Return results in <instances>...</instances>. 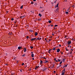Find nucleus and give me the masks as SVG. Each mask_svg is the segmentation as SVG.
Instances as JSON below:
<instances>
[{"label": "nucleus", "mask_w": 75, "mask_h": 75, "mask_svg": "<svg viewBox=\"0 0 75 75\" xmlns=\"http://www.w3.org/2000/svg\"><path fill=\"white\" fill-rule=\"evenodd\" d=\"M58 11H59V8H57L56 9L55 12L57 13H58Z\"/></svg>", "instance_id": "nucleus-1"}, {"label": "nucleus", "mask_w": 75, "mask_h": 75, "mask_svg": "<svg viewBox=\"0 0 75 75\" xmlns=\"http://www.w3.org/2000/svg\"><path fill=\"white\" fill-rule=\"evenodd\" d=\"M71 43V41H68L67 42V45H69Z\"/></svg>", "instance_id": "nucleus-2"}, {"label": "nucleus", "mask_w": 75, "mask_h": 75, "mask_svg": "<svg viewBox=\"0 0 75 75\" xmlns=\"http://www.w3.org/2000/svg\"><path fill=\"white\" fill-rule=\"evenodd\" d=\"M31 57H34V54H33V52H31Z\"/></svg>", "instance_id": "nucleus-3"}, {"label": "nucleus", "mask_w": 75, "mask_h": 75, "mask_svg": "<svg viewBox=\"0 0 75 75\" xmlns=\"http://www.w3.org/2000/svg\"><path fill=\"white\" fill-rule=\"evenodd\" d=\"M60 50L59 49H58L57 50V52H59L60 51Z\"/></svg>", "instance_id": "nucleus-4"}, {"label": "nucleus", "mask_w": 75, "mask_h": 75, "mask_svg": "<svg viewBox=\"0 0 75 75\" xmlns=\"http://www.w3.org/2000/svg\"><path fill=\"white\" fill-rule=\"evenodd\" d=\"M62 75H64L65 71L63 72V71H62Z\"/></svg>", "instance_id": "nucleus-5"}, {"label": "nucleus", "mask_w": 75, "mask_h": 75, "mask_svg": "<svg viewBox=\"0 0 75 75\" xmlns=\"http://www.w3.org/2000/svg\"><path fill=\"white\" fill-rule=\"evenodd\" d=\"M46 69H47V68H44L43 69H42V70H43V71H44Z\"/></svg>", "instance_id": "nucleus-6"}, {"label": "nucleus", "mask_w": 75, "mask_h": 75, "mask_svg": "<svg viewBox=\"0 0 75 75\" xmlns=\"http://www.w3.org/2000/svg\"><path fill=\"white\" fill-rule=\"evenodd\" d=\"M43 63V61H42V60H40V64H42Z\"/></svg>", "instance_id": "nucleus-7"}, {"label": "nucleus", "mask_w": 75, "mask_h": 75, "mask_svg": "<svg viewBox=\"0 0 75 75\" xmlns=\"http://www.w3.org/2000/svg\"><path fill=\"white\" fill-rule=\"evenodd\" d=\"M41 40V38H40L39 37H38V39H37V40Z\"/></svg>", "instance_id": "nucleus-8"}, {"label": "nucleus", "mask_w": 75, "mask_h": 75, "mask_svg": "<svg viewBox=\"0 0 75 75\" xmlns=\"http://www.w3.org/2000/svg\"><path fill=\"white\" fill-rule=\"evenodd\" d=\"M36 39V38H33L31 39V40L32 41H33L34 40H35Z\"/></svg>", "instance_id": "nucleus-9"}, {"label": "nucleus", "mask_w": 75, "mask_h": 75, "mask_svg": "<svg viewBox=\"0 0 75 75\" xmlns=\"http://www.w3.org/2000/svg\"><path fill=\"white\" fill-rule=\"evenodd\" d=\"M35 36H37V35H38V33L37 32H36L35 33Z\"/></svg>", "instance_id": "nucleus-10"}, {"label": "nucleus", "mask_w": 75, "mask_h": 75, "mask_svg": "<svg viewBox=\"0 0 75 75\" xmlns=\"http://www.w3.org/2000/svg\"><path fill=\"white\" fill-rule=\"evenodd\" d=\"M22 47H18V50H20V49Z\"/></svg>", "instance_id": "nucleus-11"}, {"label": "nucleus", "mask_w": 75, "mask_h": 75, "mask_svg": "<svg viewBox=\"0 0 75 75\" xmlns=\"http://www.w3.org/2000/svg\"><path fill=\"white\" fill-rule=\"evenodd\" d=\"M27 51V49H26V48L24 49V52H26V51Z\"/></svg>", "instance_id": "nucleus-12"}, {"label": "nucleus", "mask_w": 75, "mask_h": 75, "mask_svg": "<svg viewBox=\"0 0 75 75\" xmlns=\"http://www.w3.org/2000/svg\"><path fill=\"white\" fill-rule=\"evenodd\" d=\"M48 22H49V23H52V21L50 20H49V21H48Z\"/></svg>", "instance_id": "nucleus-13"}, {"label": "nucleus", "mask_w": 75, "mask_h": 75, "mask_svg": "<svg viewBox=\"0 0 75 75\" xmlns=\"http://www.w3.org/2000/svg\"><path fill=\"white\" fill-rule=\"evenodd\" d=\"M23 8V6L22 5L21 6V7H20V8L21 9H22Z\"/></svg>", "instance_id": "nucleus-14"}, {"label": "nucleus", "mask_w": 75, "mask_h": 75, "mask_svg": "<svg viewBox=\"0 0 75 75\" xmlns=\"http://www.w3.org/2000/svg\"><path fill=\"white\" fill-rule=\"evenodd\" d=\"M39 16H40V17H41L42 16V15L41 14V13H39Z\"/></svg>", "instance_id": "nucleus-15"}, {"label": "nucleus", "mask_w": 75, "mask_h": 75, "mask_svg": "<svg viewBox=\"0 0 75 75\" xmlns=\"http://www.w3.org/2000/svg\"><path fill=\"white\" fill-rule=\"evenodd\" d=\"M65 61V59H63L62 61H63V62H64Z\"/></svg>", "instance_id": "nucleus-16"}, {"label": "nucleus", "mask_w": 75, "mask_h": 75, "mask_svg": "<svg viewBox=\"0 0 75 75\" xmlns=\"http://www.w3.org/2000/svg\"><path fill=\"white\" fill-rule=\"evenodd\" d=\"M8 35H12V33H9Z\"/></svg>", "instance_id": "nucleus-17"}, {"label": "nucleus", "mask_w": 75, "mask_h": 75, "mask_svg": "<svg viewBox=\"0 0 75 75\" xmlns=\"http://www.w3.org/2000/svg\"><path fill=\"white\" fill-rule=\"evenodd\" d=\"M25 54H24L22 56V57H24L25 56Z\"/></svg>", "instance_id": "nucleus-18"}, {"label": "nucleus", "mask_w": 75, "mask_h": 75, "mask_svg": "<svg viewBox=\"0 0 75 75\" xmlns=\"http://www.w3.org/2000/svg\"><path fill=\"white\" fill-rule=\"evenodd\" d=\"M48 62V61L46 60V62H44V63H47Z\"/></svg>", "instance_id": "nucleus-19"}, {"label": "nucleus", "mask_w": 75, "mask_h": 75, "mask_svg": "<svg viewBox=\"0 0 75 75\" xmlns=\"http://www.w3.org/2000/svg\"><path fill=\"white\" fill-rule=\"evenodd\" d=\"M58 5H59V4L58 3V4H57V5H56V7H58Z\"/></svg>", "instance_id": "nucleus-20"}, {"label": "nucleus", "mask_w": 75, "mask_h": 75, "mask_svg": "<svg viewBox=\"0 0 75 75\" xmlns=\"http://www.w3.org/2000/svg\"><path fill=\"white\" fill-rule=\"evenodd\" d=\"M44 11V10H41V12H43V11Z\"/></svg>", "instance_id": "nucleus-21"}, {"label": "nucleus", "mask_w": 75, "mask_h": 75, "mask_svg": "<svg viewBox=\"0 0 75 75\" xmlns=\"http://www.w3.org/2000/svg\"><path fill=\"white\" fill-rule=\"evenodd\" d=\"M17 20H16V21H14V23H17Z\"/></svg>", "instance_id": "nucleus-22"}, {"label": "nucleus", "mask_w": 75, "mask_h": 75, "mask_svg": "<svg viewBox=\"0 0 75 75\" xmlns=\"http://www.w3.org/2000/svg\"><path fill=\"white\" fill-rule=\"evenodd\" d=\"M30 48H31V49H32L33 48V47L30 46Z\"/></svg>", "instance_id": "nucleus-23"}, {"label": "nucleus", "mask_w": 75, "mask_h": 75, "mask_svg": "<svg viewBox=\"0 0 75 75\" xmlns=\"http://www.w3.org/2000/svg\"><path fill=\"white\" fill-rule=\"evenodd\" d=\"M65 13H66V14H68V12H65Z\"/></svg>", "instance_id": "nucleus-24"}, {"label": "nucleus", "mask_w": 75, "mask_h": 75, "mask_svg": "<svg viewBox=\"0 0 75 75\" xmlns=\"http://www.w3.org/2000/svg\"><path fill=\"white\" fill-rule=\"evenodd\" d=\"M62 71H63V72H64L65 71V69H64L63 70H62Z\"/></svg>", "instance_id": "nucleus-25"}, {"label": "nucleus", "mask_w": 75, "mask_h": 75, "mask_svg": "<svg viewBox=\"0 0 75 75\" xmlns=\"http://www.w3.org/2000/svg\"><path fill=\"white\" fill-rule=\"evenodd\" d=\"M55 48H53V50H55Z\"/></svg>", "instance_id": "nucleus-26"}, {"label": "nucleus", "mask_w": 75, "mask_h": 75, "mask_svg": "<svg viewBox=\"0 0 75 75\" xmlns=\"http://www.w3.org/2000/svg\"><path fill=\"white\" fill-rule=\"evenodd\" d=\"M29 38V36H27V37H26V39H28Z\"/></svg>", "instance_id": "nucleus-27"}, {"label": "nucleus", "mask_w": 75, "mask_h": 75, "mask_svg": "<svg viewBox=\"0 0 75 75\" xmlns=\"http://www.w3.org/2000/svg\"><path fill=\"white\" fill-rule=\"evenodd\" d=\"M39 67V66H36V68H38Z\"/></svg>", "instance_id": "nucleus-28"}, {"label": "nucleus", "mask_w": 75, "mask_h": 75, "mask_svg": "<svg viewBox=\"0 0 75 75\" xmlns=\"http://www.w3.org/2000/svg\"><path fill=\"white\" fill-rule=\"evenodd\" d=\"M57 26H58V25H54V27H57Z\"/></svg>", "instance_id": "nucleus-29"}, {"label": "nucleus", "mask_w": 75, "mask_h": 75, "mask_svg": "<svg viewBox=\"0 0 75 75\" xmlns=\"http://www.w3.org/2000/svg\"><path fill=\"white\" fill-rule=\"evenodd\" d=\"M57 60H58V62H60L61 61L59 59H57Z\"/></svg>", "instance_id": "nucleus-30"}, {"label": "nucleus", "mask_w": 75, "mask_h": 75, "mask_svg": "<svg viewBox=\"0 0 75 75\" xmlns=\"http://www.w3.org/2000/svg\"><path fill=\"white\" fill-rule=\"evenodd\" d=\"M72 7H73V8H75L74 5L72 6Z\"/></svg>", "instance_id": "nucleus-31"}, {"label": "nucleus", "mask_w": 75, "mask_h": 75, "mask_svg": "<svg viewBox=\"0 0 75 75\" xmlns=\"http://www.w3.org/2000/svg\"><path fill=\"white\" fill-rule=\"evenodd\" d=\"M34 4L33 2H31V4Z\"/></svg>", "instance_id": "nucleus-32"}, {"label": "nucleus", "mask_w": 75, "mask_h": 75, "mask_svg": "<svg viewBox=\"0 0 75 75\" xmlns=\"http://www.w3.org/2000/svg\"><path fill=\"white\" fill-rule=\"evenodd\" d=\"M13 20H14V18H11V20L13 21Z\"/></svg>", "instance_id": "nucleus-33"}, {"label": "nucleus", "mask_w": 75, "mask_h": 75, "mask_svg": "<svg viewBox=\"0 0 75 75\" xmlns=\"http://www.w3.org/2000/svg\"><path fill=\"white\" fill-rule=\"evenodd\" d=\"M54 67V65H53V66H52V67H51V68H53Z\"/></svg>", "instance_id": "nucleus-34"}, {"label": "nucleus", "mask_w": 75, "mask_h": 75, "mask_svg": "<svg viewBox=\"0 0 75 75\" xmlns=\"http://www.w3.org/2000/svg\"><path fill=\"white\" fill-rule=\"evenodd\" d=\"M35 6H36L37 5V3H35Z\"/></svg>", "instance_id": "nucleus-35"}, {"label": "nucleus", "mask_w": 75, "mask_h": 75, "mask_svg": "<svg viewBox=\"0 0 75 75\" xmlns=\"http://www.w3.org/2000/svg\"><path fill=\"white\" fill-rule=\"evenodd\" d=\"M59 47H61V45H60V44L59 45Z\"/></svg>", "instance_id": "nucleus-36"}, {"label": "nucleus", "mask_w": 75, "mask_h": 75, "mask_svg": "<svg viewBox=\"0 0 75 75\" xmlns=\"http://www.w3.org/2000/svg\"><path fill=\"white\" fill-rule=\"evenodd\" d=\"M40 20H41V19H38V21H40Z\"/></svg>", "instance_id": "nucleus-37"}, {"label": "nucleus", "mask_w": 75, "mask_h": 75, "mask_svg": "<svg viewBox=\"0 0 75 75\" xmlns=\"http://www.w3.org/2000/svg\"><path fill=\"white\" fill-rule=\"evenodd\" d=\"M50 52H51L50 51H48V53H50Z\"/></svg>", "instance_id": "nucleus-38"}, {"label": "nucleus", "mask_w": 75, "mask_h": 75, "mask_svg": "<svg viewBox=\"0 0 75 75\" xmlns=\"http://www.w3.org/2000/svg\"><path fill=\"white\" fill-rule=\"evenodd\" d=\"M24 64V63H23L22 64V65H23Z\"/></svg>", "instance_id": "nucleus-39"}, {"label": "nucleus", "mask_w": 75, "mask_h": 75, "mask_svg": "<svg viewBox=\"0 0 75 75\" xmlns=\"http://www.w3.org/2000/svg\"><path fill=\"white\" fill-rule=\"evenodd\" d=\"M62 62H61L59 64H61Z\"/></svg>", "instance_id": "nucleus-40"}, {"label": "nucleus", "mask_w": 75, "mask_h": 75, "mask_svg": "<svg viewBox=\"0 0 75 75\" xmlns=\"http://www.w3.org/2000/svg\"><path fill=\"white\" fill-rule=\"evenodd\" d=\"M30 32H33V31L31 30H30Z\"/></svg>", "instance_id": "nucleus-41"}, {"label": "nucleus", "mask_w": 75, "mask_h": 75, "mask_svg": "<svg viewBox=\"0 0 75 75\" xmlns=\"http://www.w3.org/2000/svg\"><path fill=\"white\" fill-rule=\"evenodd\" d=\"M16 57H14L13 59L14 60H15V59H16Z\"/></svg>", "instance_id": "nucleus-42"}, {"label": "nucleus", "mask_w": 75, "mask_h": 75, "mask_svg": "<svg viewBox=\"0 0 75 75\" xmlns=\"http://www.w3.org/2000/svg\"><path fill=\"white\" fill-rule=\"evenodd\" d=\"M22 17H23V18H25V16H22Z\"/></svg>", "instance_id": "nucleus-43"}, {"label": "nucleus", "mask_w": 75, "mask_h": 75, "mask_svg": "<svg viewBox=\"0 0 75 75\" xmlns=\"http://www.w3.org/2000/svg\"><path fill=\"white\" fill-rule=\"evenodd\" d=\"M24 18L23 17L21 16V19H23Z\"/></svg>", "instance_id": "nucleus-44"}, {"label": "nucleus", "mask_w": 75, "mask_h": 75, "mask_svg": "<svg viewBox=\"0 0 75 75\" xmlns=\"http://www.w3.org/2000/svg\"><path fill=\"white\" fill-rule=\"evenodd\" d=\"M53 26H54V25H51V27H53Z\"/></svg>", "instance_id": "nucleus-45"}, {"label": "nucleus", "mask_w": 75, "mask_h": 75, "mask_svg": "<svg viewBox=\"0 0 75 75\" xmlns=\"http://www.w3.org/2000/svg\"><path fill=\"white\" fill-rule=\"evenodd\" d=\"M67 65H66L64 67H67Z\"/></svg>", "instance_id": "nucleus-46"}, {"label": "nucleus", "mask_w": 75, "mask_h": 75, "mask_svg": "<svg viewBox=\"0 0 75 75\" xmlns=\"http://www.w3.org/2000/svg\"><path fill=\"white\" fill-rule=\"evenodd\" d=\"M53 72H54V73H55L56 72V71H53Z\"/></svg>", "instance_id": "nucleus-47"}, {"label": "nucleus", "mask_w": 75, "mask_h": 75, "mask_svg": "<svg viewBox=\"0 0 75 75\" xmlns=\"http://www.w3.org/2000/svg\"><path fill=\"white\" fill-rule=\"evenodd\" d=\"M61 66V65H60L59 66V67H60Z\"/></svg>", "instance_id": "nucleus-48"}, {"label": "nucleus", "mask_w": 75, "mask_h": 75, "mask_svg": "<svg viewBox=\"0 0 75 75\" xmlns=\"http://www.w3.org/2000/svg\"><path fill=\"white\" fill-rule=\"evenodd\" d=\"M32 59L33 60H34V58H32Z\"/></svg>", "instance_id": "nucleus-49"}, {"label": "nucleus", "mask_w": 75, "mask_h": 75, "mask_svg": "<svg viewBox=\"0 0 75 75\" xmlns=\"http://www.w3.org/2000/svg\"><path fill=\"white\" fill-rule=\"evenodd\" d=\"M22 70H20V71H21V72H22Z\"/></svg>", "instance_id": "nucleus-50"}, {"label": "nucleus", "mask_w": 75, "mask_h": 75, "mask_svg": "<svg viewBox=\"0 0 75 75\" xmlns=\"http://www.w3.org/2000/svg\"><path fill=\"white\" fill-rule=\"evenodd\" d=\"M66 50L67 51H68V50H67V49H66Z\"/></svg>", "instance_id": "nucleus-51"}, {"label": "nucleus", "mask_w": 75, "mask_h": 75, "mask_svg": "<svg viewBox=\"0 0 75 75\" xmlns=\"http://www.w3.org/2000/svg\"><path fill=\"white\" fill-rule=\"evenodd\" d=\"M8 13V11H6V13Z\"/></svg>", "instance_id": "nucleus-52"}, {"label": "nucleus", "mask_w": 75, "mask_h": 75, "mask_svg": "<svg viewBox=\"0 0 75 75\" xmlns=\"http://www.w3.org/2000/svg\"><path fill=\"white\" fill-rule=\"evenodd\" d=\"M55 61L56 62H57L58 61L57 60H55Z\"/></svg>", "instance_id": "nucleus-53"}, {"label": "nucleus", "mask_w": 75, "mask_h": 75, "mask_svg": "<svg viewBox=\"0 0 75 75\" xmlns=\"http://www.w3.org/2000/svg\"><path fill=\"white\" fill-rule=\"evenodd\" d=\"M61 53L62 54H63V52H61Z\"/></svg>", "instance_id": "nucleus-54"}, {"label": "nucleus", "mask_w": 75, "mask_h": 75, "mask_svg": "<svg viewBox=\"0 0 75 75\" xmlns=\"http://www.w3.org/2000/svg\"><path fill=\"white\" fill-rule=\"evenodd\" d=\"M52 35H53V36H54V34L53 33L52 34Z\"/></svg>", "instance_id": "nucleus-55"}, {"label": "nucleus", "mask_w": 75, "mask_h": 75, "mask_svg": "<svg viewBox=\"0 0 75 75\" xmlns=\"http://www.w3.org/2000/svg\"><path fill=\"white\" fill-rule=\"evenodd\" d=\"M40 8H42V7H40Z\"/></svg>", "instance_id": "nucleus-56"}, {"label": "nucleus", "mask_w": 75, "mask_h": 75, "mask_svg": "<svg viewBox=\"0 0 75 75\" xmlns=\"http://www.w3.org/2000/svg\"><path fill=\"white\" fill-rule=\"evenodd\" d=\"M36 0H33V1H35Z\"/></svg>", "instance_id": "nucleus-57"}, {"label": "nucleus", "mask_w": 75, "mask_h": 75, "mask_svg": "<svg viewBox=\"0 0 75 75\" xmlns=\"http://www.w3.org/2000/svg\"><path fill=\"white\" fill-rule=\"evenodd\" d=\"M69 54V53H67V54L68 55V54Z\"/></svg>", "instance_id": "nucleus-58"}, {"label": "nucleus", "mask_w": 75, "mask_h": 75, "mask_svg": "<svg viewBox=\"0 0 75 75\" xmlns=\"http://www.w3.org/2000/svg\"><path fill=\"white\" fill-rule=\"evenodd\" d=\"M45 40H46V38H45Z\"/></svg>", "instance_id": "nucleus-59"}, {"label": "nucleus", "mask_w": 75, "mask_h": 75, "mask_svg": "<svg viewBox=\"0 0 75 75\" xmlns=\"http://www.w3.org/2000/svg\"><path fill=\"white\" fill-rule=\"evenodd\" d=\"M54 60H55V61H56V58L54 59Z\"/></svg>", "instance_id": "nucleus-60"}, {"label": "nucleus", "mask_w": 75, "mask_h": 75, "mask_svg": "<svg viewBox=\"0 0 75 75\" xmlns=\"http://www.w3.org/2000/svg\"><path fill=\"white\" fill-rule=\"evenodd\" d=\"M70 54H71V53H70Z\"/></svg>", "instance_id": "nucleus-61"}, {"label": "nucleus", "mask_w": 75, "mask_h": 75, "mask_svg": "<svg viewBox=\"0 0 75 75\" xmlns=\"http://www.w3.org/2000/svg\"><path fill=\"white\" fill-rule=\"evenodd\" d=\"M60 67H57V68H60Z\"/></svg>", "instance_id": "nucleus-62"}, {"label": "nucleus", "mask_w": 75, "mask_h": 75, "mask_svg": "<svg viewBox=\"0 0 75 75\" xmlns=\"http://www.w3.org/2000/svg\"><path fill=\"white\" fill-rule=\"evenodd\" d=\"M49 41H51V39L49 40Z\"/></svg>", "instance_id": "nucleus-63"}, {"label": "nucleus", "mask_w": 75, "mask_h": 75, "mask_svg": "<svg viewBox=\"0 0 75 75\" xmlns=\"http://www.w3.org/2000/svg\"><path fill=\"white\" fill-rule=\"evenodd\" d=\"M43 58L44 59H46V58H45V57H44Z\"/></svg>", "instance_id": "nucleus-64"}]
</instances>
